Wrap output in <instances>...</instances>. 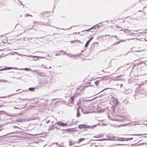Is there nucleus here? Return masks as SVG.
<instances>
[{"instance_id": "obj_1", "label": "nucleus", "mask_w": 147, "mask_h": 147, "mask_svg": "<svg viewBox=\"0 0 147 147\" xmlns=\"http://www.w3.org/2000/svg\"><path fill=\"white\" fill-rule=\"evenodd\" d=\"M67 132L70 133H74L77 131V130L75 128H72L70 129H66Z\"/></svg>"}, {"instance_id": "obj_2", "label": "nucleus", "mask_w": 147, "mask_h": 147, "mask_svg": "<svg viewBox=\"0 0 147 147\" xmlns=\"http://www.w3.org/2000/svg\"><path fill=\"white\" fill-rule=\"evenodd\" d=\"M88 126L84 124L79 125L78 126V128L80 129L88 128Z\"/></svg>"}, {"instance_id": "obj_3", "label": "nucleus", "mask_w": 147, "mask_h": 147, "mask_svg": "<svg viewBox=\"0 0 147 147\" xmlns=\"http://www.w3.org/2000/svg\"><path fill=\"white\" fill-rule=\"evenodd\" d=\"M57 124L61 126H66L67 125V123L62 122H59L57 123Z\"/></svg>"}, {"instance_id": "obj_4", "label": "nucleus", "mask_w": 147, "mask_h": 147, "mask_svg": "<svg viewBox=\"0 0 147 147\" xmlns=\"http://www.w3.org/2000/svg\"><path fill=\"white\" fill-rule=\"evenodd\" d=\"M103 80L102 79H101L100 80H98L94 82V83L96 86H97L99 82H102Z\"/></svg>"}, {"instance_id": "obj_5", "label": "nucleus", "mask_w": 147, "mask_h": 147, "mask_svg": "<svg viewBox=\"0 0 147 147\" xmlns=\"http://www.w3.org/2000/svg\"><path fill=\"white\" fill-rule=\"evenodd\" d=\"M76 98V96H72L71 98V103H73L74 102V100Z\"/></svg>"}, {"instance_id": "obj_6", "label": "nucleus", "mask_w": 147, "mask_h": 147, "mask_svg": "<svg viewBox=\"0 0 147 147\" xmlns=\"http://www.w3.org/2000/svg\"><path fill=\"white\" fill-rule=\"evenodd\" d=\"M11 69V67H5L3 68H2L0 69V71L5 70H8Z\"/></svg>"}, {"instance_id": "obj_7", "label": "nucleus", "mask_w": 147, "mask_h": 147, "mask_svg": "<svg viewBox=\"0 0 147 147\" xmlns=\"http://www.w3.org/2000/svg\"><path fill=\"white\" fill-rule=\"evenodd\" d=\"M85 140V139L84 138H80V139H79V140H78V142H77V143H80L81 142H82V141L84 140Z\"/></svg>"}, {"instance_id": "obj_8", "label": "nucleus", "mask_w": 147, "mask_h": 147, "mask_svg": "<svg viewBox=\"0 0 147 147\" xmlns=\"http://www.w3.org/2000/svg\"><path fill=\"white\" fill-rule=\"evenodd\" d=\"M29 90L30 91H34L35 90L34 88H29Z\"/></svg>"}, {"instance_id": "obj_9", "label": "nucleus", "mask_w": 147, "mask_h": 147, "mask_svg": "<svg viewBox=\"0 0 147 147\" xmlns=\"http://www.w3.org/2000/svg\"><path fill=\"white\" fill-rule=\"evenodd\" d=\"M17 122H22V119H17L16 120Z\"/></svg>"}, {"instance_id": "obj_10", "label": "nucleus", "mask_w": 147, "mask_h": 147, "mask_svg": "<svg viewBox=\"0 0 147 147\" xmlns=\"http://www.w3.org/2000/svg\"><path fill=\"white\" fill-rule=\"evenodd\" d=\"M147 133H146V134H136V135L135 134V135H134L140 136H142V135H147Z\"/></svg>"}, {"instance_id": "obj_11", "label": "nucleus", "mask_w": 147, "mask_h": 147, "mask_svg": "<svg viewBox=\"0 0 147 147\" xmlns=\"http://www.w3.org/2000/svg\"><path fill=\"white\" fill-rule=\"evenodd\" d=\"M95 26H94V27H92V28H89V29H88V30H85L84 31H88L89 30L94 28L95 27Z\"/></svg>"}, {"instance_id": "obj_12", "label": "nucleus", "mask_w": 147, "mask_h": 147, "mask_svg": "<svg viewBox=\"0 0 147 147\" xmlns=\"http://www.w3.org/2000/svg\"><path fill=\"white\" fill-rule=\"evenodd\" d=\"M48 13H49V12H47V11H46V12H44L42 14H43V16H45V15L46 14H48Z\"/></svg>"}, {"instance_id": "obj_13", "label": "nucleus", "mask_w": 147, "mask_h": 147, "mask_svg": "<svg viewBox=\"0 0 147 147\" xmlns=\"http://www.w3.org/2000/svg\"><path fill=\"white\" fill-rule=\"evenodd\" d=\"M89 41H88L87 42L86 44V45H85L86 47L88 46V45L89 44Z\"/></svg>"}, {"instance_id": "obj_14", "label": "nucleus", "mask_w": 147, "mask_h": 147, "mask_svg": "<svg viewBox=\"0 0 147 147\" xmlns=\"http://www.w3.org/2000/svg\"><path fill=\"white\" fill-rule=\"evenodd\" d=\"M91 147H96V146L95 144H92L90 145Z\"/></svg>"}, {"instance_id": "obj_15", "label": "nucleus", "mask_w": 147, "mask_h": 147, "mask_svg": "<svg viewBox=\"0 0 147 147\" xmlns=\"http://www.w3.org/2000/svg\"><path fill=\"white\" fill-rule=\"evenodd\" d=\"M92 38H90L88 41L90 42L92 40Z\"/></svg>"}, {"instance_id": "obj_16", "label": "nucleus", "mask_w": 147, "mask_h": 147, "mask_svg": "<svg viewBox=\"0 0 147 147\" xmlns=\"http://www.w3.org/2000/svg\"><path fill=\"white\" fill-rule=\"evenodd\" d=\"M34 57H38V58H42V57H36V56H33Z\"/></svg>"}, {"instance_id": "obj_17", "label": "nucleus", "mask_w": 147, "mask_h": 147, "mask_svg": "<svg viewBox=\"0 0 147 147\" xmlns=\"http://www.w3.org/2000/svg\"><path fill=\"white\" fill-rule=\"evenodd\" d=\"M79 116H80L79 113H78L77 114V116L78 117H79Z\"/></svg>"}, {"instance_id": "obj_18", "label": "nucleus", "mask_w": 147, "mask_h": 147, "mask_svg": "<svg viewBox=\"0 0 147 147\" xmlns=\"http://www.w3.org/2000/svg\"><path fill=\"white\" fill-rule=\"evenodd\" d=\"M129 139H130V140H132V139H133V138H129Z\"/></svg>"}, {"instance_id": "obj_19", "label": "nucleus", "mask_w": 147, "mask_h": 147, "mask_svg": "<svg viewBox=\"0 0 147 147\" xmlns=\"http://www.w3.org/2000/svg\"><path fill=\"white\" fill-rule=\"evenodd\" d=\"M70 42H71V43H72V42H74V41H71Z\"/></svg>"}, {"instance_id": "obj_20", "label": "nucleus", "mask_w": 147, "mask_h": 147, "mask_svg": "<svg viewBox=\"0 0 147 147\" xmlns=\"http://www.w3.org/2000/svg\"><path fill=\"white\" fill-rule=\"evenodd\" d=\"M107 23H108V22H105V23L106 24H107Z\"/></svg>"}, {"instance_id": "obj_21", "label": "nucleus", "mask_w": 147, "mask_h": 147, "mask_svg": "<svg viewBox=\"0 0 147 147\" xmlns=\"http://www.w3.org/2000/svg\"><path fill=\"white\" fill-rule=\"evenodd\" d=\"M3 105H1V106H0L1 107H3Z\"/></svg>"}, {"instance_id": "obj_22", "label": "nucleus", "mask_w": 147, "mask_h": 147, "mask_svg": "<svg viewBox=\"0 0 147 147\" xmlns=\"http://www.w3.org/2000/svg\"><path fill=\"white\" fill-rule=\"evenodd\" d=\"M121 76H117V77H121Z\"/></svg>"}, {"instance_id": "obj_23", "label": "nucleus", "mask_w": 147, "mask_h": 147, "mask_svg": "<svg viewBox=\"0 0 147 147\" xmlns=\"http://www.w3.org/2000/svg\"><path fill=\"white\" fill-rule=\"evenodd\" d=\"M119 145H123V144H119Z\"/></svg>"}, {"instance_id": "obj_24", "label": "nucleus", "mask_w": 147, "mask_h": 147, "mask_svg": "<svg viewBox=\"0 0 147 147\" xmlns=\"http://www.w3.org/2000/svg\"><path fill=\"white\" fill-rule=\"evenodd\" d=\"M145 144V143H143V144Z\"/></svg>"}, {"instance_id": "obj_25", "label": "nucleus", "mask_w": 147, "mask_h": 147, "mask_svg": "<svg viewBox=\"0 0 147 147\" xmlns=\"http://www.w3.org/2000/svg\"><path fill=\"white\" fill-rule=\"evenodd\" d=\"M5 103V101H4L3 103Z\"/></svg>"}, {"instance_id": "obj_26", "label": "nucleus", "mask_w": 147, "mask_h": 147, "mask_svg": "<svg viewBox=\"0 0 147 147\" xmlns=\"http://www.w3.org/2000/svg\"><path fill=\"white\" fill-rule=\"evenodd\" d=\"M124 20H123V22H124Z\"/></svg>"}]
</instances>
